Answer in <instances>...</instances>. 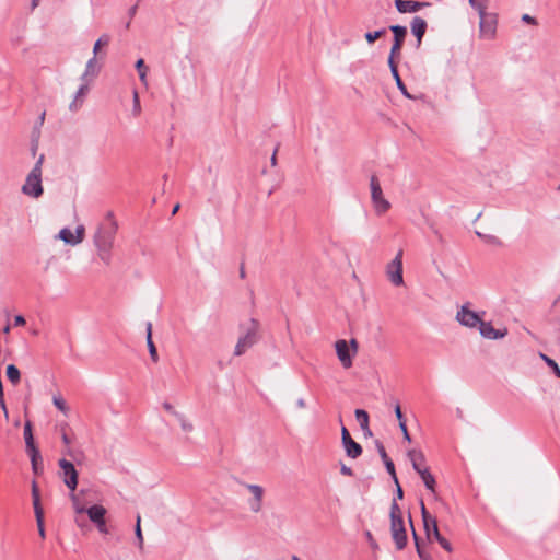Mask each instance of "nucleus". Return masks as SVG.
I'll use <instances>...</instances> for the list:
<instances>
[{"mask_svg": "<svg viewBox=\"0 0 560 560\" xmlns=\"http://www.w3.org/2000/svg\"><path fill=\"white\" fill-rule=\"evenodd\" d=\"M393 78L395 79L396 84H397V88L400 90V92H401L405 96H407V97L411 98V95L408 93L407 88H406V85L404 84V82H402V80H401V78H400V75H399V72L393 73Z\"/></svg>", "mask_w": 560, "mask_h": 560, "instance_id": "4c0bfd02", "label": "nucleus"}, {"mask_svg": "<svg viewBox=\"0 0 560 560\" xmlns=\"http://www.w3.org/2000/svg\"><path fill=\"white\" fill-rule=\"evenodd\" d=\"M479 331L482 337L493 340L503 338L506 335V330L500 331L490 322H483L482 319L479 324Z\"/></svg>", "mask_w": 560, "mask_h": 560, "instance_id": "2eb2a0df", "label": "nucleus"}, {"mask_svg": "<svg viewBox=\"0 0 560 560\" xmlns=\"http://www.w3.org/2000/svg\"><path fill=\"white\" fill-rule=\"evenodd\" d=\"M476 235L478 237H480L485 243L489 244V245H494V246H499L501 245V241L494 236V235H490V234H483L481 232H476Z\"/></svg>", "mask_w": 560, "mask_h": 560, "instance_id": "2f4dec72", "label": "nucleus"}, {"mask_svg": "<svg viewBox=\"0 0 560 560\" xmlns=\"http://www.w3.org/2000/svg\"><path fill=\"white\" fill-rule=\"evenodd\" d=\"M26 453L30 456L33 471L35 474H37L38 472V462L42 459L39 450L37 447H34L33 451L31 448L26 450Z\"/></svg>", "mask_w": 560, "mask_h": 560, "instance_id": "cd10ccee", "label": "nucleus"}, {"mask_svg": "<svg viewBox=\"0 0 560 560\" xmlns=\"http://www.w3.org/2000/svg\"><path fill=\"white\" fill-rule=\"evenodd\" d=\"M395 413H396V417L399 420V422L404 421L402 420L401 409H400V406L398 404L395 406Z\"/></svg>", "mask_w": 560, "mask_h": 560, "instance_id": "338daca9", "label": "nucleus"}, {"mask_svg": "<svg viewBox=\"0 0 560 560\" xmlns=\"http://www.w3.org/2000/svg\"><path fill=\"white\" fill-rule=\"evenodd\" d=\"M63 453H65V455H67L69 457H72V458L75 457V453H74L73 448L71 447V444L69 446H65Z\"/></svg>", "mask_w": 560, "mask_h": 560, "instance_id": "052dcab7", "label": "nucleus"}, {"mask_svg": "<svg viewBox=\"0 0 560 560\" xmlns=\"http://www.w3.org/2000/svg\"><path fill=\"white\" fill-rule=\"evenodd\" d=\"M424 483V486L433 493H435V478L434 476L429 471V468L422 469L418 472Z\"/></svg>", "mask_w": 560, "mask_h": 560, "instance_id": "b1692460", "label": "nucleus"}, {"mask_svg": "<svg viewBox=\"0 0 560 560\" xmlns=\"http://www.w3.org/2000/svg\"><path fill=\"white\" fill-rule=\"evenodd\" d=\"M58 465L60 467V477L71 491V494H73L78 486V471L74 465L66 458L59 459Z\"/></svg>", "mask_w": 560, "mask_h": 560, "instance_id": "0eeeda50", "label": "nucleus"}, {"mask_svg": "<svg viewBox=\"0 0 560 560\" xmlns=\"http://www.w3.org/2000/svg\"><path fill=\"white\" fill-rule=\"evenodd\" d=\"M117 229L118 225L114 219V214L108 212L105 221L98 226L94 235V245L96 247H113Z\"/></svg>", "mask_w": 560, "mask_h": 560, "instance_id": "f03ea898", "label": "nucleus"}, {"mask_svg": "<svg viewBox=\"0 0 560 560\" xmlns=\"http://www.w3.org/2000/svg\"><path fill=\"white\" fill-rule=\"evenodd\" d=\"M385 33L386 28H381L378 31L365 33L364 37L369 44H373L376 39L385 35Z\"/></svg>", "mask_w": 560, "mask_h": 560, "instance_id": "72a5a7b5", "label": "nucleus"}, {"mask_svg": "<svg viewBox=\"0 0 560 560\" xmlns=\"http://www.w3.org/2000/svg\"><path fill=\"white\" fill-rule=\"evenodd\" d=\"M399 427H400V429H401V431H402V434H404L405 440H407L408 442H410V441H411V439H410V435H409V433H408V430H407V427H406V422H405V421H400Z\"/></svg>", "mask_w": 560, "mask_h": 560, "instance_id": "5fc2aeb1", "label": "nucleus"}, {"mask_svg": "<svg viewBox=\"0 0 560 560\" xmlns=\"http://www.w3.org/2000/svg\"><path fill=\"white\" fill-rule=\"evenodd\" d=\"M348 343L350 346L352 354L354 355L358 352V347H359L358 341L355 339H351Z\"/></svg>", "mask_w": 560, "mask_h": 560, "instance_id": "13d9d810", "label": "nucleus"}, {"mask_svg": "<svg viewBox=\"0 0 560 560\" xmlns=\"http://www.w3.org/2000/svg\"><path fill=\"white\" fill-rule=\"evenodd\" d=\"M145 330H147V345H148L150 357L154 362H156L159 357H158L156 347L152 340V323L151 322H148L145 324Z\"/></svg>", "mask_w": 560, "mask_h": 560, "instance_id": "aec40b11", "label": "nucleus"}, {"mask_svg": "<svg viewBox=\"0 0 560 560\" xmlns=\"http://www.w3.org/2000/svg\"><path fill=\"white\" fill-rule=\"evenodd\" d=\"M389 30L394 34V43L390 49L392 55H397V57H400L401 48L407 35V28L401 25H390Z\"/></svg>", "mask_w": 560, "mask_h": 560, "instance_id": "ddd939ff", "label": "nucleus"}, {"mask_svg": "<svg viewBox=\"0 0 560 560\" xmlns=\"http://www.w3.org/2000/svg\"><path fill=\"white\" fill-rule=\"evenodd\" d=\"M390 534L398 550H402L407 546V532L402 520V511L396 500H393L389 511Z\"/></svg>", "mask_w": 560, "mask_h": 560, "instance_id": "f257e3e1", "label": "nucleus"}, {"mask_svg": "<svg viewBox=\"0 0 560 560\" xmlns=\"http://www.w3.org/2000/svg\"><path fill=\"white\" fill-rule=\"evenodd\" d=\"M384 465L388 471V474L393 477L394 482L398 485V478L396 476L395 466L390 458L384 462Z\"/></svg>", "mask_w": 560, "mask_h": 560, "instance_id": "ea45409f", "label": "nucleus"}, {"mask_svg": "<svg viewBox=\"0 0 560 560\" xmlns=\"http://www.w3.org/2000/svg\"><path fill=\"white\" fill-rule=\"evenodd\" d=\"M352 438L350 436L348 430L342 427V430H341V440H342V443L348 441V440H351Z\"/></svg>", "mask_w": 560, "mask_h": 560, "instance_id": "e2e57ef3", "label": "nucleus"}, {"mask_svg": "<svg viewBox=\"0 0 560 560\" xmlns=\"http://www.w3.org/2000/svg\"><path fill=\"white\" fill-rule=\"evenodd\" d=\"M101 67L97 63L96 57L93 56L86 63L85 71L82 74V80H88L89 77L95 78L100 72Z\"/></svg>", "mask_w": 560, "mask_h": 560, "instance_id": "6ab92c4d", "label": "nucleus"}, {"mask_svg": "<svg viewBox=\"0 0 560 560\" xmlns=\"http://www.w3.org/2000/svg\"><path fill=\"white\" fill-rule=\"evenodd\" d=\"M109 36L107 34H104L102 35L94 44V47H93V54L94 56L96 57V54L98 52L101 46L103 45H108L109 43Z\"/></svg>", "mask_w": 560, "mask_h": 560, "instance_id": "e433bc0d", "label": "nucleus"}, {"mask_svg": "<svg viewBox=\"0 0 560 560\" xmlns=\"http://www.w3.org/2000/svg\"><path fill=\"white\" fill-rule=\"evenodd\" d=\"M44 159H45V156H44V154H42V155L37 159V161H36L35 165L33 166V168L31 170V172H35L36 174H40V175H42V173H43V171H42V166H43V163H44Z\"/></svg>", "mask_w": 560, "mask_h": 560, "instance_id": "09e8293b", "label": "nucleus"}, {"mask_svg": "<svg viewBox=\"0 0 560 560\" xmlns=\"http://www.w3.org/2000/svg\"><path fill=\"white\" fill-rule=\"evenodd\" d=\"M440 545L441 547L446 550L447 552H452L453 551V548H452V545L450 544L448 540H446L443 536H439L436 539H435Z\"/></svg>", "mask_w": 560, "mask_h": 560, "instance_id": "c03bdc74", "label": "nucleus"}, {"mask_svg": "<svg viewBox=\"0 0 560 560\" xmlns=\"http://www.w3.org/2000/svg\"><path fill=\"white\" fill-rule=\"evenodd\" d=\"M23 435H24V441H25V451L30 450V448L33 451L34 447H37L35 444L34 435H33L32 423L28 420L25 421V423H24Z\"/></svg>", "mask_w": 560, "mask_h": 560, "instance_id": "412c9836", "label": "nucleus"}, {"mask_svg": "<svg viewBox=\"0 0 560 560\" xmlns=\"http://www.w3.org/2000/svg\"><path fill=\"white\" fill-rule=\"evenodd\" d=\"M25 325V318L22 315H16L14 317V326H23Z\"/></svg>", "mask_w": 560, "mask_h": 560, "instance_id": "bf43d9fd", "label": "nucleus"}, {"mask_svg": "<svg viewBox=\"0 0 560 560\" xmlns=\"http://www.w3.org/2000/svg\"><path fill=\"white\" fill-rule=\"evenodd\" d=\"M32 499L35 516L44 515V510L40 504V494L36 481L32 482Z\"/></svg>", "mask_w": 560, "mask_h": 560, "instance_id": "a211bd4d", "label": "nucleus"}, {"mask_svg": "<svg viewBox=\"0 0 560 560\" xmlns=\"http://www.w3.org/2000/svg\"><path fill=\"white\" fill-rule=\"evenodd\" d=\"M85 236V228L83 225H78L75 228L74 238L77 244H80L83 242Z\"/></svg>", "mask_w": 560, "mask_h": 560, "instance_id": "37998d69", "label": "nucleus"}, {"mask_svg": "<svg viewBox=\"0 0 560 560\" xmlns=\"http://www.w3.org/2000/svg\"><path fill=\"white\" fill-rule=\"evenodd\" d=\"M140 523H141V517H140V515H137L135 534H136V537L138 540V548L140 550H142L143 549V536H142Z\"/></svg>", "mask_w": 560, "mask_h": 560, "instance_id": "473e14b6", "label": "nucleus"}, {"mask_svg": "<svg viewBox=\"0 0 560 560\" xmlns=\"http://www.w3.org/2000/svg\"><path fill=\"white\" fill-rule=\"evenodd\" d=\"M97 248V254H98V257L101 258V260L106 264V265H109L110 264V250H112V247H108V246H104V247H96Z\"/></svg>", "mask_w": 560, "mask_h": 560, "instance_id": "7c9ffc66", "label": "nucleus"}, {"mask_svg": "<svg viewBox=\"0 0 560 560\" xmlns=\"http://www.w3.org/2000/svg\"><path fill=\"white\" fill-rule=\"evenodd\" d=\"M410 522V526H412V522L411 520L409 521ZM413 528V527H411ZM412 533H413V539H415V542H416V547H417V552L419 555V557L421 558V560H432L431 557L427 553H424L419 545V539H418V536L415 532V529H412Z\"/></svg>", "mask_w": 560, "mask_h": 560, "instance_id": "c9c22d12", "label": "nucleus"}, {"mask_svg": "<svg viewBox=\"0 0 560 560\" xmlns=\"http://www.w3.org/2000/svg\"><path fill=\"white\" fill-rule=\"evenodd\" d=\"M95 525L101 534H108V527L106 525L105 518L101 522L95 523Z\"/></svg>", "mask_w": 560, "mask_h": 560, "instance_id": "864d4df0", "label": "nucleus"}, {"mask_svg": "<svg viewBox=\"0 0 560 560\" xmlns=\"http://www.w3.org/2000/svg\"><path fill=\"white\" fill-rule=\"evenodd\" d=\"M420 508H421V516H422V521H423V526L424 527H428V522L432 518H434V516H432L425 509V505L423 503V501L420 502Z\"/></svg>", "mask_w": 560, "mask_h": 560, "instance_id": "a19ab883", "label": "nucleus"}, {"mask_svg": "<svg viewBox=\"0 0 560 560\" xmlns=\"http://www.w3.org/2000/svg\"><path fill=\"white\" fill-rule=\"evenodd\" d=\"M163 407H164V409H165L167 412H170V413H172V415H174V416H175V413H177V412L174 410L173 406H172L170 402H167V401H165V402L163 404Z\"/></svg>", "mask_w": 560, "mask_h": 560, "instance_id": "69168bd1", "label": "nucleus"}, {"mask_svg": "<svg viewBox=\"0 0 560 560\" xmlns=\"http://www.w3.org/2000/svg\"><path fill=\"white\" fill-rule=\"evenodd\" d=\"M21 190L25 196L34 199L42 197L44 194L42 175L36 174L35 172H30Z\"/></svg>", "mask_w": 560, "mask_h": 560, "instance_id": "6e6552de", "label": "nucleus"}, {"mask_svg": "<svg viewBox=\"0 0 560 560\" xmlns=\"http://www.w3.org/2000/svg\"><path fill=\"white\" fill-rule=\"evenodd\" d=\"M479 15V37L491 40L497 35L498 18L487 10L477 11Z\"/></svg>", "mask_w": 560, "mask_h": 560, "instance_id": "20e7f679", "label": "nucleus"}, {"mask_svg": "<svg viewBox=\"0 0 560 560\" xmlns=\"http://www.w3.org/2000/svg\"><path fill=\"white\" fill-rule=\"evenodd\" d=\"M481 317L469 308V304H464L456 313V320L465 327L476 328L481 322Z\"/></svg>", "mask_w": 560, "mask_h": 560, "instance_id": "9d476101", "label": "nucleus"}, {"mask_svg": "<svg viewBox=\"0 0 560 560\" xmlns=\"http://www.w3.org/2000/svg\"><path fill=\"white\" fill-rule=\"evenodd\" d=\"M175 417L180 425L184 433L189 434L194 431V424L191 421L182 413H175Z\"/></svg>", "mask_w": 560, "mask_h": 560, "instance_id": "bb28decb", "label": "nucleus"}, {"mask_svg": "<svg viewBox=\"0 0 560 560\" xmlns=\"http://www.w3.org/2000/svg\"><path fill=\"white\" fill-rule=\"evenodd\" d=\"M245 487L248 490V492L252 494V498L248 500L249 510L253 513L260 512L262 509V498L265 494L264 488L259 485H252V483L245 485Z\"/></svg>", "mask_w": 560, "mask_h": 560, "instance_id": "9b49d317", "label": "nucleus"}, {"mask_svg": "<svg viewBox=\"0 0 560 560\" xmlns=\"http://www.w3.org/2000/svg\"><path fill=\"white\" fill-rule=\"evenodd\" d=\"M341 474L346 475V476H351L352 475V470H351V468H349L347 466H342L341 467Z\"/></svg>", "mask_w": 560, "mask_h": 560, "instance_id": "774afa93", "label": "nucleus"}, {"mask_svg": "<svg viewBox=\"0 0 560 560\" xmlns=\"http://www.w3.org/2000/svg\"><path fill=\"white\" fill-rule=\"evenodd\" d=\"M342 444H343L346 453L349 457L357 458L361 455L362 447L353 439L348 440V441L343 442Z\"/></svg>", "mask_w": 560, "mask_h": 560, "instance_id": "4be33fe9", "label": "nucleus"}, {"mask_svg": "<svg viewBox=\"0 0 560 560\" xmlns=\"http://www.w3.org/2000/svg\"><path fill=\"white\" fill-rule=\"evenodd\" d=\"M371 187V198L375 209L376 214L382 215L387 212L390 208V203L383 196V190L378 178L375 175L371 176L370 179Z\"/></svg>", "mask_w": 560, "mask_h": 560, "instance_id": "423d86ee", "label": "nucleus"}, {"mask_svg": "<svg viewBox=\"0 0 560 560\" xmlns=\"http://www.w3.org/2000/svg\"><path fill=\"white\" fill-rule=\"evenodd\" d=\"M279 143L276 145L275 150H273V153L271 155V159H270V162H271V165L272 166H276L277 165V153H278V150H279Z\"/></svg>", "mask_w": 560, "mask_h": 560, "instance_id": "680f3d73", "label": "nucleus"}, {"mask_svg": "<svg viewBox=\"0 0 560 560\" xmlns=\"http://www.w3.org/2000/svg\"><path fill=\"white\" fill-rule=\"evenodd\" d=\"M70 499L72 501V505H73L75 513H78V514L86 513L90 521L93 522L94 524L97 522H101L105 518L107 511L104 506L95 504V505H92L86 509L84 506V504L81 502L79 494H77V493L71 494Z\"/></svg>", "mask_w": 560, "mask_h": 560, "instance_id": "39448f33", "label": "nucleus"}, {"mask_svg": "<svg viewBox=\"0 0 560 560\" xmlns=\"http://www.w3.org/2000/svg\"><path fill=\"white\" fill-rule=\"evenodd\" d=\"M522 21L525 22V23H528V24H533V25L537 24L536 19L530 16L529 14H523Z\"/></svg>", "mask_w": 560, "mask_h": 560, "instance_id": "4d7b16f0", "label": "nucleus"}, {"mask_svg": "<svg viewBox=\"0 0 560 560\" xmlns=\"http://www.w3.org/2000/svg\"><path fill=\"white\" fill-rule=\"evenodd\" d=\"M376 447L383 462L387 460L389 457L387 456L384 445L381 442H376Z\"/></svg>", "mask_w": 560, "mask_h": 560, "instance_id": "603ef678", "label": "nucleus"}, {"mask_svg": "<svg viewBox=\"0 0 560 560\" xmlns=\"http://www.w3.org/2000/svg\"><path fill=\"white\" fill-rule=\"evenodd\" d=\"M469 4L476 10H487L489 5V0H468Z\"/></svg>", "mask_w": 560, "mask_h": 560, "instance_id": "58836bf2", "label": "nucleus"}, {"mask_svg": "<svg viewBox=\"0 0 560 560\" xmlns=\"http://www.w3.org/2000/svg\"><path fill=\"white\" fill-rule=\"evenodd\" d=\"M336 353L343 368L352 365V352L347 340L340 339L335 343Z\"/></svg>", "mask_w": 560, "mask_h": 560, "instance_id": "f8f14e48", "label": "nucleus"}, {"mask_svg": "<svg viewBox=\"0 0 560 560\" xmlns=\"http://www.w3.org/2000/svg\"><path fill=\"white\" fill-rule=\"evenodd\" d=\"M54 404L60 411H67L66 402L61 397H54Z\"/></svg>", "mask_w": 560, "mask_h": 560, "instance_id": "8fccbe9b", "label": "nucleus"}, {"mask_svg": "<svg viewBox=\"0 0 560 560\" xmlns=\"http://www.w3.org/2000/svg\"><path fill=\"white\" fill-rule=\"evenodd\" d=\"M408 457L412 464L413 469L419 472L422 469H427L428 467L424 465L425 457L421 451L410 450L408 452Z\"/></svg>", "mask_w": 560, "mask_h": 560, "instance_id": "f3484780", "label": "nucleus"}, {"mask_svg": "<svg viewBox=\"0 0 560 560\" xmlns=\"http://www.w3.org/2000/svg\"><path fill=\"white\" fill-rule=\"evenodd\" d=\"M136 69L139 72V78L141 80V82L145 83L148 68L145 67L143 59L137 60Z\"/></svg>", "mask_w": 560, "mask_h": 560, "instance_id": "f704fd0d", "label": "nucleus"}, {"mask_svg": "<svg viewBox=\"0 0 560 560\" xmlns=\"http://www.w3.org/2000/svg\"><path fill=\"white\" fill-rule=\"evenodd\" d=\"M355 418L360 424V428L362 430H368V425H369V415L365 410L363 409H357L355 410Z\"/></svg>", "mask_w": 560, "mask_h": 560, "instance_id": "c85d7f7f", "label": "nucleus"}, {"mask_svg": "<svg viewBox=\"0 0 560 560\" xmlns=\"http://www.w3.org/2000/svg\"><path fill=\"white\" fill-rule=\"evenodd\" d=\"M425 534L428 539H436L439 536H441L439 527H438V521L436 518H432L428 522V527H424Z\"/></svg>", "mask_w": 560, "mask_h": 560, "instance_id": "a878e982", "label": "nucleus"}, {"mask_svg": "<svg viewBox=\"0 0 560 560\" xmlns=\"http://www.w3.org/2000/svg\"><path fill=\"white\" fill-rule=\"evenodd\" d=\"M7 377L11 383H16L20 380V371L14 364L7 366Z\"/></svg>", "mask_w": 560, "mask_h": 560, "instance_id": "c756f323", "label": "nucleus"}, {"mask_svg": "<svg viewBox=\"0 0 560 560\" xmlns=\"http://www.w3.org/2000/svg\"><path fill=\"white\" fill-rule=\"evenodd\" d=\"M427 26V22L420 16H415L411 21V32L417 37L418 46L422 42V37L425 34Z\"/></svg>", "mask_w": 560, "mask_h": 560, "instance_id": "dca6fc26", "label": "nucleus"}, {"mask_svg": "<svg viewBox=\"0 0 560 560\" xmlns=\"http://www.w3.org/2000/svg\"><path fill=\"white\" fill-rule=\"evenodd\" d=\"M61 440H62V443L65 444V446H69L71 444V439L65 431H62Z\"/></svg>", "mask_w": 560, "mask_h": 560, "instance_id": "0e129e2a", "label": "nucleus"}, {"mask_svg": "<svg viewBox=\"0 0 560 560\" xmlns=\"http://www.w3.org/2000/svg\"><path fill=\"white\" fill-rule=\"evenodd\" d=\"M428 5H430L429 2L395 0V7L399 13H413Z\"/></svg>", "mask_w": 560, "mask_h": 560, "instance_id": "4468645a", "label": "nucleus"}, {"mask_svg": "<svg viewBox=\"0 0 560 560\" xmlns=\"http://www.w3.org/2000/svg\"><path fill=\"white\" fill-rule=\"evenodd\" d=\"M0 408H1L2 411H5V420H8L9 419V411H8V407H7L5 400H4L3 387H0Z\"/></svg>", "mask_w": 560, "mask_h": 560, "instance_id": "de8ad7c7", "label": "nucleus"}, {"mask_svg": "<svg viewBox=\"0 0 560 560\" xmlns=\"http://www.w3.org/2000/svg\"><path fill=\"white\" fill-rule=\"evenodd\" d=\"M364 536L370 545V547L373 549V550H377L378 549V544L376 542V540L374 539L372 533L370 530H366L364 533Z\"/></svg>", "mask_w": 560, "mask_h": 560, "instance_id": "a18cd8bd", "label": "nucleus"}, {"mask_svg": "<svg viewBox=\"0 0 560 560\" xmlns=\"http://www.w3.org/2000/svg\"><path fill=\"white\" fill-rule=\"evenodd\" d=\"M89 91V86L88 84H82L77 93H75V97L73 100V102L69 105V108L70 110L72 112H75L78 110L79 106L81 105V103L83 102V97L85 96V94L88 93Z\"/></svg>", "mask_w": 560, "mask_h": 560, "instance_id": "5701e85b", "label": "nucleus"}, {"mask_svg": "<svg viewBox=\"0 0 560 560\" xmlns=\"http://www.w3.org/2000/svg\"><path fill=\"white\" fill-rule=\"evenodd\" d=\"M57 237L61 241H63L66 244L75 246L78 245L74 238V234L72 231L68 228H63L59 231Z\"/></svg>", "mask_w": 560, "mask_h": 560, "instance_id": "393cba45", "label": "nucleus"}, {"mask_svg": "<svg viewBox=\"0 0 560 560\" xmlns=\"http://www.w3.org/2000/svg\"><path fill=\"white\" fill-rule=\"evenodd\" d=\"M133 112L138 114L140 112L139 95L137 92L133 94Z\"/></svg>", "mask_w": 560, "mask_h": 560, "instance_id": "6e6d98bb", "label": "nucleus"}, {"mask_svg": "<svg viewBox=\"0 0 560 560\" xmlns=\"http://www.w3.org/2000/svg\"><path fill=\"white\" fill-rule=\"evenodd\" d=\"M542 358L547 362V364L553 369L555 373L558 376H560V369L558 368L557 363L552 359H549L548 357H546L544 354H542Z\"/></svg>", "mask_w": 560, "mask_h": 560, "instance_id": "3c124183", "label": "nucleus"}, {"mask_svg": "<svg viewBox=\"0 0 560 560\" xmlns=\"http://www.w3.org/2000/svg\"><path fill=\"white\" fill-rule=\"evenodd\" d=\"M402 255V249H399L395 258L386 266L387 278L395 287H400L404 284Z\"/></svg>", "mask_w": 560, "mask_h": 560, "instance_id": "1a4fd4ad", "label": "nucleus"}, {"mask_svg": "<svg viewBox=\"0 0 560 560\" xmlns=\"http://www.w3.org/2000/svg\"><path fill=\"white\" fill-rule=\"evenodd\" d=\"M395 58H398L397 55H392V51H390L389 57H388V66H389L392 74L398 72V67L395 61Z\"/></svg>", "mask_w": 560, "mask_h": 560, "instance_id": "49530a36", "label": "nucleus"}, {"mask_svg": "<svg viewBox=\"0 0 560 560\" xmlns=\"http://www.w3.org/2000/svg\"><path fill=\"white\" fill-rule=\"evenodd\" d=\"M244 334L238 338L234 349L235 355L244 354L259 340V322L250 318L246 326H242Z\"/></svg>", "mask_w": 560, "mask_h": 560, "instance_id": "7ed1b4c3", "label": "nucleus"}, {"mask_svg": "<svg viewBox=\"0 0 560 560\" xmlns=\"http://www.w3.org/2000/svg\"><path fill=\"white\" fill-rule=\"evenodd\" d=\"M35 517H36L38 535L40 536L42 539H45L46 532H45V527H44V515H38Z\"/></svg>", "mask_w": 560, "mask_h": 560, "instance_id": "79ce46f5", "label": "nucleus"}]
</instances>
